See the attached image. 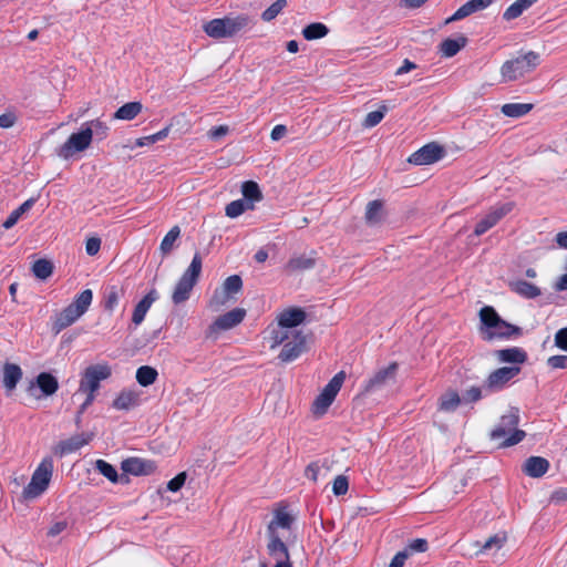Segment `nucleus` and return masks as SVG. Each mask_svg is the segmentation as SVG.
<instances>
[{
	"mask_svg": "<svg viewBox=\"0 0 567 567\" xmlns=\"http://www.w3.org/2000/svg\"><path fill=\"white\" fill-rule=\"evenodd\" d=\"M295 516L287 507H278L267 526V553L274 559V567H292L286 542L292 535Z\"/></svg>",
	"mask_w": 567,
	"mask_h": 567,
	"instance_id": "1",
	"label": "nucleus"
},
{
	"mask_svg": "<svg viewBox=\"0 0 567 567\" xmlns=\"http://www.w3.org/2000/svg\"><path fill=\"white\" fill-rule=\"evenodd\" d=\"M306 312L298 307H290L277 315L276 324L269 326L266 337L271 350L278 348V343L284 341L288 334L303 333L298 327L306 320Z\"/></svg>",
	"mask_w": 567,
	"mask_h": 567,
	"instance_id": "2",
	"label": "nucleus"
},
{
	"mask_svg": "<svg viewBox=\"0 0 567 567\" xmlns=\"http://www.w3.org/2000/svg\"><path fill=\"white\" fill-rule=\"evenodd\" d=\"M255 24L254 19L246 13L228 14L213 19L203 24L204 32L212 39H229L247 31Z\"/></svg>",
	"mask_w": 567,
	"mask_h": 567,
	"instance_id": "3",
	"label": "nucleus"
},
{
	"mask_svg": "<svg viewBox=\"0 0 567 567\" xmlns=\"http://www.w3.org/2000/svg\"><path fill=\"white\" fill-rule=\"evenodd\" d=\"M519 423L518 409L512 408L504 414L491 433V439L499 443V446H512L525 437V432L517 429Z\"/></svg>",
	"mask_w": 567,
	"mask_h": 567,
	"instance_id": "4",
	"label": "nucleus"
},
{
	"mask_svg": "<svg viewBox=\"0 0 567 567\" xmlns=\"http://www.w3.org/2000/svg\"><path fill=\"white\" fill-rule=\"evenodd\" d=\"M203 261L198 252L192 259L190 265L184 271L172 293V300L175 305H181L187 301L190 297L192 290L197 284L202 274Z\"/></svg>",
	"mask_w": 567,
	"mask_h": 567,
	"instance_id": "5",
	"label": "nucleus"
},
{
	"mask_svg": "<svg viewBox=\"0 0 567 567\" xmlns=\"http://www.w3.org/2000/svg\"><path fill=\"white\" fill-rule=\"evenodd\" d=\"M539 64V54L529 51L516 59L506 61L501 68L503 82H512L524 78L533 72Z\"/></svg>",
	"mask_w": 567,
	"mask_h": 567,
	"instance_id": "6",
	"label": "nucleus"
},
{
	"mask_svg": "<svg viewBox=\"0 0 567 567\" xmlns=\"http://www.w3.org/2000/svg\"><path fill=\"white\" fill-rule=\"evenodd\" d=\"M53 467L54 465L51 457H44L41 461L33 472L30 483L22 491V497L24 499L31 501L38 498L47 491L52 478Z\"/></svg>",
	"mask_w": 567,
	"mask_h": 567,
	"instance_id": "7",
	"label": "nucleus"
},
{
	"mask_svg": "<svg viewBox=\"0 0 567 567\" xmlns=\"http://www.w3.org/2000/svg\"><path fill=\"white\" fill-rule=\"evenodd\" d=\"M93 293L91 289L83 290L75 300L64 308L56 317L54 327L56 331H61L73 324L82 317L92 303Z\"/></svg>",
	"mask_w": 567,
	"mask_h": 567,
	"instance_id": "8",
	"label": "nucleus"
},
{
	"mask_svg": "<svg viewBox=\"0 0 567 567\" xmlns=\"http://www.w3.org/2000/svg\"><path fill=\"white\" fill-rule=\"evenodd\" d=\"M112 368L109 363H97L84 369L79 383L78 393L95 395L102 381L109 379Z\"/></svg>",
	"mask_w": 567,
	"mask_h": 567,
	"instance_id": "9",
	"label": "nucleus"
},
{
	"mask_svg": "<svg viewBox=\"0 0 567 567\" xmlns=\"http://www.w3.org/2000/svg\"><path fill=\"white\" fill-rule=\"evenodd\" d=\"M92 143V132L82 125L81 130L72 133L69 138L58 148L56 154L63 159L71 158L75 153L83 152Z\"/></svg>",
	"mask_w": 567,
	"mask_h": 567,
	"instance_id": "10",
	"label": "nucleus"
},
{
	"mask_svg": "<svg viewBox=\"0 0 567 567\" xmlns=\"http://www.w3.org/2000/svg\"><path fill=\"white\" fill-rule=\"evenodd\" d=\"M280 346L278 359L284 363L292 362L307 351V334L305 332L288 334L284 341L278 343V347Z\"/></svg>",
	"mask_w": 567,
	"mask_h": 567,
	"instance_id": "11",
	"label": "nucleus"
},
{
	"mask_svg": "<svg viewBox=\"0 0 567 567\" xmlns=\"http://www.w3.org/2000/svg\"><path fill=\"white\" fill-rule=\"evenodd\" d=\"M399 365L396 362L375 371L364 383L361 394L367 395L380 391L390 382H394Z\"/></svg>",
	"mask_w": 567,
	"mask_h": 567,
	"instance_id": "12",
	"label": "nucleus"
},
{
	"mask_svg": "<svg viewBox=\"0 0 567 567\" xmlns=\"http://www.w3.org/2000/svg\"><path fill=\"white\" fill-rule=\"evenodd\" d=\"M346 373L340 371L329 381L313 402V410L316 413L323 414L327 411L340 391Z\"/></svg>",
	"mask_w": 567,
	"mask_h": 567,
	"instance_id": "13",
	"label": "nucleus"
},
{
	"mask_svg": "<svg viewBox=\"0 0 567 567\" xmlns=\"http://www.w3.org/2000/svg\"><path fill=\"white\" fill-rule=\"evenodd\" d=\"M346 373L340 371L329 381L313 402V410L316 413L323 414L327 411L340 391Z\"/></svg>",
	"mask_w": 567,
	"mask_h": 567,
	"instance_id": "14",
	"label": "nucleus"
},
{
	"mask_svg": "<svg viewBox=\"0 0 567 567\" xmlns=\"http://www.w3.org/2000/svg\"><path fill=\"white\" fill-rule=\"evenodd\" d=\"M515 207L514 202H507L493 206L486 215L476 224L474 235L482 236L488 229L494 227L502 218L508 215Z\"/></svg>",
	"mask_w": 567,
	"mask_h": 567,
	"instance_id": "15",
	"label": "nucleus"
},
{
	"mask_svg": "<svg viewBox=\"0 0 567 567\" xmlns=\"http://www.w3.org/2000/svg\"><path fill=\"white\" fill-rule=\"evenodd\" d=\"M520 372L518 365L503 367L489 373L484 382V390L486 393H493L502 390L512 379Z\"/></svg>",
	"mask_w": 567,
	"mask_h": 567,
	"instance_id": "16",
	"label": "nucleus"
},
{
	"mask_svg": "<svg viewBox=\"0 0 567 567\" xmlns=\"http://www.w3.org/2000/svg\"><path fill=\"white\" fill-rule=\"evenodd\" d=\"M445 155V150L437 143H429L414 152L410 157L409 162L414 165H430L439 162Z\"/></svg>",
	"mask_w": 567,
	"mask_h": 567,
	"instance_id": "17",
	"label": "nucleus"
},
{
	"mask_svg": "<svg viewBox=\"0 0 567 567\" xmlns=\"http://www.w3.org/2000/svg\"><path fill=\"white\" fill-rule=\"evenodd\" d=\"M246 316V310L243 308H235L221 316H219L209 327L210 332H218L229 330L238 326Z\"/></svg>",
	"mask_w": 567,
	"mask_h": 567,
	"instance_id": "18",
	"label": "nucleus"
},
{
	"mask_svg": "<svg viewBox=\"0 0 567 567\" xmlns=\"http://www.w3.org/2000/svg\"><path fill=\"white\" fill-rule=\"evenodd\" d=\"M93 439L92 433H81L71 436L68 440L60 441L53 449L55 455L64 456L71 454L84 445H86Z\"/></svg>",
	"mask_w": 567,
	"mask_h": 567,
	"instance_id": "19",
	"label": "nucleus"
},
{
	"mask_svg": "<svg viewBox=\"0 0 567 567\" xmlns=\"http://www.w3.org/2000/svg\"><path fill=\"white\" fill-rule=\"evenodd\" d=\"M155 462L140 457H130L122 462V470L132 475H150L156 471Z\"/></svg>",
	"mask_w": 567,
	"mask_h": 567,
	"instance_id": "20",
	"label": "nucleus"
},
{
	"mask_svg": "<svg viewBox=\"0 0 567 567\" xmlns=\"http://www.w3.org/2000/svg\"><path fill=\"white\" fill-rule=\"evenodd\" d=\"M140 404V393L136 390L124 389L113 400L112 406L115 410L128 411Z\"/></svg>",
	"mask_w": 567,
	"mask_h": 567,
	"instance_id": "21",
	"label": "nucleus"
},
{
	"mask_svg": "<svg viewBox=\"0 0 567 567\" xmlns=\"http://www.w3.org/2000/svg\"><path fill=\"white\" fill-rule=\"evenodd\" d=\"M493 0H470L460 7L453 16L446 19L445 23H451L471 16L474 12L483 10L492 4Z\"/></svg>",
	"mask_w": 567,
	"mask_h": 567,
	"instance_id": "22",
	"label": "nucleus"
},
{
	"mask_svg": "<svg viewBox=\"0 0 567 567\" xmlns=\"http://www.w3.org/2000/svg\"><path fill=\"white\" fill-rule=\"evenodd\" d=\"M22 370L16 363H4L2 367V385L10 393L22 379Z\"/></svg>",
	"mask_w": 567,
	"mask_h": 567,
	"instance_id": "23",
	"label": "nucleus"
},
{
	"mask_svg": "<svg viewBox=\"0 0 567 567\" xmlns=\"http://www.w3.org/2000/svg\"><path fill=\"white\" fill-rule=\"evenodd\" d=\"M37 385L43 395H53L59 389L58 379L49 372H41L35 378V382L30 384L29 391L32 392Z\"/></svg>",
	"mask_w": 567,
	"mask_h": 567,
	"instance_id": "24",
	"label": "nucleus"
},
{
	"mask_svg": "<svg viewBox=\"0 0 567 567\" xmlns=\"http://www.w3.org/2000/svg\"><path fill=\"white\" fill-rule=\"evenodd\" d=\"M158 293L155 289L150 290V292L135 306L133 316H132V322L135 326L141 324L147 311L152 307V305L157 300Z\"/></svg>",
	"mask_w": 567,
	"mask_h": 567,
	"instance_id": "25",
	"label": "nucleus"
},
{
	"mask_svg": "<svg viewBox=\"0 0 567 567\" xmlns=\"http://www.w3.org/2000/svg\"><path fill=\"white\" fill-rule=\"evenodd\" d=\"M549 468V462L540 456L528 457L523 465V472L529 477H542Z\"/></svg>",
	"mask_w": 567,
	"mask_h": 567,
	"instance_id": "26",
	"label": "nucleus"
},
{
	"mask_svg": "<svg viewBox=\"0 0 567 567\" xmlns=\"http://www.w3.org/2000/svg\"><path fill=\"white\" fill-rule=\"evenodd\" d=\"M522 334V329L517 326L511 324L504 320H499L497 324L488 332L487 339L518 337Z\"/></svg>",
	"mask_w": 567,
	"mask_h": 567,
	"instance_id": "27",
	"label": "nucleus"
},
{
	"mask_svg": "<svg viewBox=\"0 0 567 567\" xmlns=\"http://www.w3.org/2000/svg\"><path fill=\"white\" fill-rule=\"evenodd\" d=\"M316 265L315 258L310 256H295L291 257L288 262L285 265V271L288 274H295L298 271H303L313 268Z\"/></svg>",
	"mask_w": 567,
	"mask_h": 567,
	"instance_id": "28",
	"label": "nucleus"
},
{
	"mask_svg": "<svg viewBox=\"0 0 567 567\" xmlns=\"http://www.w3.org/2000/svg\"><path fill=\"white\" fill-rule=\"evenodd\" d=\"M509 288L513 292L527 299H533L540 295V289L537 286L522 279L511 281Z\"/></svg>",
	"mask_w": 567,
	"mask_h": 567,
	"instance_id": "29",
	"label": "nucleus"
},
{
	"mask_svg": "<svg viewBox=\"0 0 567 567\" xmlns=\"http://www.w3.org/2000/svg\"><path fill=\"white\" fill-rule=\"evenodd\" d=\"M466 42L467 39L464 35H460L457 39H445L440 45V52L445 58H452L466 45Z\"/></svg>",
	"mask_w": 567,
	"mask_h": 567,
	"instance_id": "30",
	"label": "nucleus"
},
{
	"mask_svg": "<svg viewBox=\"0 0 567 567\" xmlns=\"http://www.w3.org/2000/svg\"><path fill=\"white\" fill-rule=\"evenodd\" d=\"M496 357L502 362L524 363L527 360L526 352L520 348H509L496 351Z\"/></svg>",
	"mask_w": 567,
	"mask_h": 567,
	"instance_id": "31",
	"label": "nucleus"
},
{
	"mask_svg": "<svg viewBox=\"0 0 567 567\" xmlns=\"http://www.w3.org/2000/svg\"><path fill=\"white\" fill-rule=\"evenodd\" d=\"M143 110V105L140 102H128L121 107L117 109V111L114 113L113 117L115 120H122V121H131L135 118Z\"/></svg>",
	"mask_w": 567,
	"mask_h": 567,
	"instance_id": "32",
	"label": "nucleus"
},
{
	"mask_svg": "<svg viewBox=\"0 0 567 567\" xmlns=\"http://www.w3.org/2000/svg\"><path fill=\"white\" fill-rule=\"evenodd\" d=\"M383 203L381 200H372L367 205L365 220L369 225L374 226L383 220Z\"/></svg>",
	"mask_w": 567,
	"mask_h": 567,
	"instance_id": "33",
	"label": "nucleus"
},
{
	"mask_svg": "<svg viewBox=\"0 0 567 567\" xmlns=\"http://www.w3.org/2000/svg\"><path fill=\"white\" fill-rule=\"evenodd\" d=\"M461 404V398L458 393L454 390H449L443 393L439 401V408L444 412H453Z\"/></svg>",
	"mask_w": 567,
	"mask_h": 567,
	"instance_id": "34",
	"label": "nucleus"
},
{
	"mask_svg": "<svg viewBox=\"0 0 567 567\" xmlns=\"http://www.w3.org/2000/svg\"><path fill=\"white\" fill-rule=\"evenodd\" d=\"M533 110L530 103H506L501 107L502 113L508 117H522Z\"/></svg>",
	"mask_w": 567,
	"mask_h": 567,
	"instance_id": "35",
	"label": "nucleus"
},
{
	"mask_svg": "<svg viewBox=\"0 0 567 567\" xmlns=\"http://www.w3.org/2000/svg\"><path fill=\"white\" fill-rule=\"evenodd\" d=\"M329 33V29L321 22H313L308 24L302 30V35L306 40L312 41L324 38Z\"/></svg>",
	"mask_w": 567,
	"mask_h": 567,
	"instance_id": "36",
	"label": "nucleus"
},
{
	"mask_svg": "<svg viewBox=\"0 0 567 567\" xmlns=\"http://www.w3.org/2000/svg\"><path fill=\"white\" fill-rule=\"evenodd\" d=\"M124 296V289L117 286H112L106 289L104 295V308L112 312L118 305L120 299Z\"/></svg>",
	"mask_w": 567,
	"mask_h": 567,
	"instance_id": "37",
	"label": "nucleus"
},
{
	"mask_svg": "<svg viewBox=\"0 0 567 567\" xmlns=\"http://www.w3.org/2000/svg\"><path fill=\"white\" fill-rule=\"evenodd\" d=\"M158 377L155 368L150 365H142L136 371V381L142 386L152 385Z\"/></svg>",
	"mask_w": 567,
	"mask_h": 567,
	"instance_id": "38",
	"label": "nucleus"
},
{
	"mask_svg": "<svg viewBox=\"0 0 567 567\" xmlns=\"http://www.w3.org/2000/svg\"><path fill=\"white\" fill-rule=\"evenodd\" d=\"M507 542L506 533H498L489 537L480 548L478 554L487 553L491 550H499Z\"/></svg>",
	"mask_w": 567,
	"mask_h": 567,
	"instance_id": "39",
	"label": "nucleus"
},
{
	"mask_svg": "<svg viewBox=\"0 0 567 567\" xmlns=\"http://www.w3.org/2000/svg\"><path fill=\"white\" fill-rule=\"evenodd\" d=\"M179 235L181 228L178 226H174L171 228V230L163 238L159 246V249L163 255H167L173 250L176 240L179 238Z\"/></svg>",
	"mask_w": 567,
	"mask_h": 567,
	"instance_id": "40",
	"label": "nucleus"
},
{
	"mask_svg": "<svg viewBox=\"0 0 567 567\" xmlns=\"http://www.w3.org/2000/svg\"><path fill=\"white\" fill-rule=\"evenodd\" d=\"M33 275L41 279H48L53 272V265L47 259H39L32 266Z\"/></svg>",
	"mask_w": 567,
	"mask_h": 567,
	"instance_id": "41",
	"label": "nucleus"
},
{
	"mask_svg": "<svg viewBox=\"0 0 567 567\" xmlns=\"http://www.w3.org/2000/svg\"><path fill=\"white\" fill-rule=\"evenodd\" d=\"M480 318H481L482 323L489 330H492L497 324V322L501 320V317L495 311V309L489 306H485L481 309Z\"/></svg>",
	"mask_w": 567,
	"mask_h": 567,
	"instance_id": "42",
	"label": "nucleus"
},
{
	"mask_svg": "<svg viewBox=\"0 0 567 567\" xmlns=\"http://www.w3.org/2000/svg\"><path fill=\"white\" fill-rule=\"evenodd\" d=\"M234 297L228 296L221 288L216 289L208 302L209 309L213 311L220 310L221 307L226 306Z\"/></svg>",
	"mask_w": 567,
	"mask_h": 567,
	"instance_id": "43",
	"label": "nucleus"
},
{
	"mask_svg": "<svg viewBox=\"0 0 567 567\" xmlns=\"http://www.w3.org/2000/svg\"><path fill=\"white\" fill-rule=\"evenodd\" d=\"M84 127H89L92 132V136L95 134L100 140H103L109 134L107 124L101 118H95L83 124Z\"/></svg>",
	"mask_w": 567,
	"mask_h": 567,
	"instance_id": "44",
	"label": "nucleus"
},
{
	"mask_svg": "<svg viewBox=\"0 0 567 567\" xmlns=\"http://www.w3.org/2000/svg\"><path fill=\"white\" fill-rule=\"evenodd\" d=\"M169 131H171V127L166 126V127H164L163 130L158 131L155 134L137 138L135 144H136V146H140V147L155 144V143L159 142V141L165 140L167 137Z\"/></svg>",
	"mask_w": 567,
	"mask_h": 567,
	"instance_id": "45",
	"label": "nucleus"
},
{
	"mask_svg": "<svg viewBox=\"0 0 567 567\" xmlns=\"http://www.w3.org/2000/svg\"><path fill=\"white\" fill-rule=\"evenodd\" d=\"M228 296L234 297L243 288V280L238 275L229 276L220 287Z\"/></svg>",
	"mask_w": 567,
	"mask_h": 567,
	"instance_id": "46",
	"label": "nucleus"
},
{
	"mask_svg": "<svg viewBox=\"0 0 567 567\" xmlns=\"http://www.w3.org/2000/svg\"><path fill=\"white\" fill-rule=\"evenodd\" d=\"M241 192L245 198L259 202L262 198V194L260 192V188L256 182L247 181L243 183Z\"/></svg>",
	"mask_w": 567,
	"mask_h": 567,
	"instance_id": "47",
	"label": "nucleus"
},
{
	"mask_svg": "<svg viewBox=\"0 0 567 567\" xmlns=\"http://www.w3.org/2000/svg\"><path fill=\"white\" fill-rule=\"evenodd\" d=\"M95 468L99 471L100 474L105 476L112 483H116L118 481L117 471L115 470V467L113 465H111L106 461L97 460L95 462Z\"/></svg>",
	"mask_w": 567,
	"mask_h": 567,
	"instance_id": "48",
	"label": "nucleus"
},
{
	"mask_svg": "<svg viewBox=\"0 0 567 567\" xmlns=\"http://www.w3.org/2000/svg\"><path fill=\"white\" fill-rule=\"evenodd\" d=\"M252 206H248L244 199H237L231 203H229L226 208L225 213L226 216L229 218H236L240 216L247 208H251Z\"/></svg>",
	"mask_w": 567,
	"mask_h": 567,
	"instance_id": "49",
	"label": "nucleus"
},
{
	"mask_svg": "<svg viewBox=\"0 0 567 567\" xmlns=\"http://www.w3.org/2000/svg\"><path fill=\"white\" fill-rule=\"evenodd\" d=\"M386 111H388L386 106L382 105V106H380L379 110L368 113L362 123L363 126L367 128L374 127L383 120Z\"/></svg>",
	"mask_w": 567,
	"mask_h": 567,
	"instance_id": "50",
	"label": "nucleus"
},
{
	"mask_svg": "<svg viewBox=\"0 0 567 567\" xmlns=\"http://www.w3.org/2000/svg\"><path fill=\"white\" fill-rule=\"evenodd\" d=\"M287 6L286 0H277L269 8H267L262 14L261 19L266 22L274 20Z\"/></svg>",
	"mask_w": 567,
	"mask_h": 567,
	"instance_id": "51",
	"label": "nucleus"
},
{
	"mask_svg": "<svg viewBox=\"0 0 567 567\" xmlns=\"http://www.w3.org/2000/svg\"><path fill=\"white\" fill-rule=\"evenodd\" d=\"M348 488H349L348 478L343 475H338L334 478L333 485H332V491H333L334 495H337V496L344 495L348 492Z\"/></svg>",
	"mask_w": 567,
	"mask_h": 567,
	"instance_id": "52",
	"label": "nucleus"
},
{
	"mask_svg": "<svg viewBox=\"0 0 567 567\" xmlns=\"http://www.w3.org/2000/svg\"><path fill=\"white\" fill-rule=\"evenodd\" d=\"M484 388L471 386L463 394V400L465 402H477L483 396Z\"/></svg>",
	"mask_w": 567,
	"mask_h": 567,
	"instance_id": "53",
	"label": "nucleus"
},
{
	"mask_svg": "<svg viewBox=\"0 0 567 567\" xmlns=\"http://www.w3.org/2000/svg\"><path fill=\"white\" fill-rule=\"evenodd\" d=\"M185 481H186V473L182 472L167 483V489L171 492H177L183 487V485L185 484Z\"/></svg>",
	"mask_w": 567,
	"mask_h": 567,
	"instance_id": "54",
	"label": "nucleus"
},
{
	"mask_svg": "<svg viewBox=\"0 0 567 567\" xmlns=\"http://www.w3.org/2000/svg\"><path fill=\"white\" fill-rule=\"evenodd\" d=\"M547 365L551 369H567V355H551L547 359Z\"/></svg>",
	"mask_w": 567,
	"mask_h": 567,
	"instance_id": "55",
	"label": "nucleus"
},
{
	"mask_svg": "<svg viewBox=\"0 0 567 567\" xmlns=\"http://www.w3.org/2000/svg\"><path fill=\"white\" fill-rule=\"evenodd\" d=\"M523 9L517 1L512 3L504 12L503 18L507 21L518 18L523 13Z\"/></svg>",
	"mask_w": 567,
	"mask_h": 567,
	"instance_id": "56",
	"label": "nucleus"
},
{
	"mask_svg": "<svg viewBox=\"0 0 567 567\" xmlns=\"http://www.w3.org/2000/svg\"><path fill=\"white\" fill-rule=\"evenodd\" d=\"M555 346L567 352V328H561L555 333Z\"/></svg>",
	"mask_w": 567,
	"mask_h": 567,
	"instance_id": "57",
	"label": "nucleus"
},
{
	"mask_svg": "<svg viewBox=\"0 0 567 567\" xmlns=\"http://www.w3.org/2000/svg\"><path fill=\"white\" fill-rule=\"evenodd\" d=\"M427 542L423 538H416V539H413L409 546H408V551H415V553H424L427 550Z\"/></svg>",
	"mask_w": 567,
	"mask_h": 567,
	"instance_id": "58",
	"label": "nucleus"
},
{
	"mask_svg": "<svg viewBox=\"0 0 567 567\" xmlns=\"http://www.w3.org/2000/svg\"><path fill=\"white\" fill-rule=\"evenodd\" d=\"M101 248V239L97 237H91L86 240L85 250L89 256H94Z\"/></svg>",
	"mask_w": 567,
	"mask_h": 567,
	"instance_id": "59",
	"label": "nucleus"
},
{
	"mask_svg": "<svg viewBox=\"0 0 567 567\" xmlns=\"http://www.w3.org/2000/svg\"><path fill=\"white\" fill-rule=\"evenodd\" d=\"M229 132V127L227 125H219L216 127H213L208 131L207 135L210 140H219L220 137H224Z\"/></svg>",
	"mask_w": 567,
	"mask_h": 567,
	"instance_id": "60",
	"label": "nucleus"
},
{
	"mask_svg": "<svg viewBox=\"0 0 567 567\" xmlns=\"http://www.w3.org/2000/svg\"><path fill=\"white\" fill-rule=\"evenodd\" d=\"M319 472H320V466H319L318 462H312L306 467L305 476L307 478L311 480L312 482H317Z\"/></svg>",
	"mask_w": 567,
	"mask_h": 567,
	"instance_id": "61",
	"label": "nucleus"
},
{
	"mask_svg": "<svg viewBox=\"0 0 567 567\" xmlns=\"http://www.w3.org/2000/svg\"><path fill=\"white\" fill-rule=\"evenodd\" d=\"M409 556L410 554L408 550L396 553V555L392 558L389 567H403Z\"/></svg>",
	"mask_w": 567,
	"mask_h": 567,
	"instance_id": "62",
	"label": "nucleus"
},
{
	"mask_svg": "<svg viewBox=\"0 0 567 567\" xmlns=\"http://www.w3.org/2000/svg\"><path fill=\"white\" fill-rule=\"evenodd\" d=\"M17 117L13 113H4L0 115V127L10 128L14 125Z\"/></svg>",
	"mask_w": 567,
	"mask_h": 567,
	"instance_id": "63",
	"label": "nucleus"
},
{
	"mask_svg": "<svg viewBox=\"0 0 567 567\" xmlns=\"http://www.w3.org/2000/svg\"><path fill=\"white\" fill-rule=\"evenodd\" d=\"M567 501V489L559 488L550 495V502L559 504Z\"/></svg>",
	"mask_w": 567,
	"mask_h": 567,
	"instance_id": "64",
	"label": "nucleus"
}]
</instances>
